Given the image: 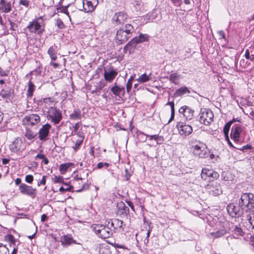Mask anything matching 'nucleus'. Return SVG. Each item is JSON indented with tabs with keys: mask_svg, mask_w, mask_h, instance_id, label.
<instances>
[{
	"mask_svg": "<svg viewBox=\"0 0 254 254\" xmlns=\"http://www.w3.org/2000/svg\"><path fill=\"white\" fill-rule=\"evenodd\" d=\"M230 229L233 232L234 237L242 236L244 235V232L240 225H232Z\"/></svg>",
	"mask_w": 254,
	"mask_h": 254,
	"instance_id": "c85d7f7f",
	"label": "nucleus"
},
{
	"mask_svg": "<svg viewBox=\"0 0 254 254\" xmlns=\"http://www.w3.org/2000/svg\"><path fill=\"white\" fill-rule=\"evenodd\" d=\"M239 204L245 210L246 214L254 211V194L243 193L239 199Z\"/></svg>",
	"mask_w": 254,
	"mask_h": 254,
	"instance_id": "f257e3e1",
	"label": "nucleus"
},
{
	"mask_svg": "<svg viewBox=\"0 0 254 254\" xmlns=\"http://www.w3.org/2000/svg\"><path fill=\"white\" fill-rule=\"evenodd\" d=\"M57 46L54 45L50 47L48 50V54L52 61H56L57 59Z\"/></svg>",
	"mask_w": 254,
	"mask_h": 254,
	"instance_id": "2f4dec72",
	"label": "nucleus"
},
{
	"mask_svg": "<svg viewBox=\"0 0 254 254\" xmlns=\"http://www.w3.org/2000/svg\"><path fill=\"white\" fill-rule=\"evenodd\" d=\"M226 233L225 230L215 229V231L212 232L211 235L214 238H219L224 236Z\"/></svg>",
	"mask_w": 254,
	"mask_h": 254,
	"instance_id": "58836bf2",
	"label": "nucleus"
},
{
	"mask_svg": "<svg viewBox=\"0 0 254 254\" xmlns=\"http://www.w3.org/2000/svg\"><path fill=\"white\" fill-rule=\"evenodd\" d=\"M219 177V174L212 169L203 168L201 170V178L207 182H212L218 179Z\"/></svg>",
	"mask_w": 254,
	"mask_h": 254,
	"instance_id": "9d476101",
	"label": "nucleus"
},
{
	"mask_svg": "<svg viewBox=\"0 0 254 254\" xmlns=\"http://www.w3.org/2000/svg\"><path fill=\"white\" fill-rule=\"evenodd\" d=\"M133 79V77L131 76L130 78L127 80L126 87H127V92H129L131 88L132 87V82Z\"/></svg>",
	"mask_w": 254,
	"mask_h": 254,
	"instance_id": "de8ad7c7",
	"label": "nucleus"
},
{
	"mask_svg": "<svg viewBox=\"0 0 254 254\" xmlns=\"http://www.w3.org/2000/svg\"><path fill=\"white\" fill-rule=\"evenodd\" d=\"M10 150L14 153L21 152L24 150V145L21 138L17 137L9 145Z\"/></svg>",
	"mask_w": 254,
	"mask_h": 254,
	"instance_id": "dca6fc26",
	"label": "nucleus"
},
{
	"mask_svg": "<svg viewBox=\"0 0 254 254\" xmlns=\"http://www.w3.org/2000/svg\"><path fill=\"white\" fill-rule=\"evenodd\" d=\"M13 90L8 87H5L0 91V96L3 99L9 100L12 97Z\"/></svg>",
	"mask_w": 254,
	"mask_h": 254,
	"instance_id": "393cba45",
	"label": "nucleus"
},
{
	"mask_svg": "<svg viewBox=\"0 0 254 254\" xmlns=\"http://www.w3.org/2000/svg\"><path fill=\"white\" fill-rule=\"evenodd\" d=\"M56 25L59 29H63L64 27V24L60 19H57Z\"/></svg>",
	"mask_w": 254,
	"mask_h": 254,
	"instance_id": "13d9d810",
	"label": "nucleus"
},
{
	"mask_svg": "<svg viewBox=\"0 0 254 254\" xmlns=\"http://www.w3.org/2000/svg\"><path fill=\"white\" fill-rule=\"evenodd\" d=\"M134 31L133 26L130 24H126L119 29L116 34V40L118 44L126 42L131 37Z\"/></svg>",
	"mask_w": 254,
	"mask_h": 254,
	"instance_id": "f03ea898",
	"label": "nucleus"
},
{
	"mask_svg": "<svg viewBox=\"0 0 254 254\" xmlns=\"http://www.w3.org/2000/svg\"><path fill=\"white\" fill-rule=\"evenodd\" d=\"M105 86V84L104 83L102 82H98L96 83V84L93 87V88L90 89L91 93H99L100 92L101 90L103 89V88Z\"/></svg>",
	"mask_w": 254,
	"mask_h": 254,
	"instance_id": "473e14b6",
	"label": "nucleus"
},
{
	"mask_svg": "<svg viewBox=\"0 0 254 254\" xmlns=\"http://www.w3.org/2000/svg\"><path fill=\"white\" fill-rule=\"evenodd\" d=\"M175 5L180 6L182 3V0H171Z\"/></svg>",
	"mask_w": 254,
	"mask_h": 254,
	"instance_id": "69168bd1",
	"label": "nucleus"
},
{
	"mask_svg": "<svg viewBox=\"0 0 254 254\" xmlns=\"http://www.w3.org/2000/svg\"><path fill=\"white\" fill-rule=\"evenodd\" d=\"M177 128L179 131V134L183 136H187L192 132V127L189 125H187L186 123L179 122L177 125Z\"/></svg>",
	"mask_w": 254,
	"mask_h": 254,
	"instance_id": "4468645a",
	"label": "nucleus"
},
{
	"mask_svg": "<svg viewBox=\"0 0 254 254\" xmlns=\"http://www.w3.org/2000/svg\"><path fill=\"white\" fill-rule=\"evenodd\" d=\"M147 134L143 133L141 131H138L137 132V136H138L139 138L143 141H145L147 139V138L148 137Z\"/></svg>",
	"mask_w": 254,
	"mask_h": 254,
	"instance_id": "09e8293b",
	"label": "nucleus"
},
{
	"mask_svg": "<svg viewBox=\"0 0 254 254\" xmlns=\"http://www.w3.org/2000/svg\"><path fill=\"white\" fill-rule=\"evenodd\" d=\"M118 72L113 68L104 69V76L106 81L111 82L117 76Z\"/></svg>",
	"mask_w": 254,
	"mask_h": 254,
	"instance_id": "aec40b11",
	"label": "nucleus"
},
{
	"mask_svg": "<svg viewBox=\"0 0 254 254\" xmlns=\"http://www.w3.org/2000/svg\"><path fill=\"white\" fill-rule=\"evenodd\" d=\"M98 4V0H83V8L85 12L93 11Z\"/></svg>",
	"mask_w": 254,
	"mask_h": 254,
	"instance_id": "a211bd4d",
	"label": "nucleus"
},
{
	"mask_svg": "<svg viewBox=\"0 0 254 254\" xmlns=\"http://www.w3.org/2000/svg\"><path fill=\"white\" fill-rule=\"evenodd\" d=\"M227 210L230 215L233 217H239L243 215H246L245 210L240 207L239 202L238 206L233 203H230L227 207Z\"/></svg>",
	"mask_w": 254,
	"mask_h": 254,
	"instance_id": "1a4fd4ad",
	"label": "nucleus"
},
{
	"mask_svg": "<svg viewBox=\"0 0 254 254\" xmlns=\"http://www.w3.org/2000/svg\"><path fill=\"white\" fill-rule=\"evenodd\" d=\"M72 166H73L72 163L62 164L60 167V170L62 174H64L67 171V169Z\"/></svg>",
	"mask_w": 254,
	"mask_h": 254,
	"instance_id": "79ce46f5",
	"label": "nucleus"
},
{
	"mask_svg": "<svg viewBox=\"0 0 254 254\" xmlns=\"http://www.w3.org/2000/svg\"><path fill=\"white\" fill-rule=\"evenodd\" d=\"M4 239L9 244L10 247L15 246V239L13 235L11 234L6 235L5 236Z\"/></svg>",
	"mask_w": 254,
	"mask_h": 254,
	"instance_id": "a19ab883",
	"label": "nucleus"
},
{
	"mask_svg": "<svg viewBox=\"0 0 254 254\" xmlns=\"http://www.w3.org/2000/svg\"><path fill=\"white\" fill-rule=\"evenodd\" d=\"M46 176H43L42 177V179L39 182H38L37 185L38 186H40V185H45L46 184Z\"/></svg>",
	"mask_w": 254,
	"mask_h": 254,
	"instance_id": "052dcab7",
	"label": "nucleus"
},
{
	"mask_svg": "<svg viewBox=\"0 0 254 254\" xmlns=\"http://www.w3.org/2000/svg\"><path fill=\"white\" fill-rule=\"evenodd\" d=\"M218 34H219V35L220 36V39H223L225 40V41H226V39L225 38V33L223 31H222V30L219 31L218 32Z\"/></svg>",
	"mask_w": 254,
	"mask_h": 254,
	"instance_id": "338daca9",
	"label": "nucleus"
},
{
	"mask_svg": "<svg viewBox=\"0 0 254 254\" xmlns=\"http://www.w3.org/2000/svg\"><path fill=\"white\" fill-rule=\"evenodd\" d=\"M0 254H9L8 249L1 243H0Z\"/></svg>",
	"mask_w": 254,
	"mask_h": 254,
	"instance_id": "49530a36",
	"label": "nucleus"
},
{
	"mask_svg": "<svg viewBox=\"0 0 254 254\" xmlns=\"http://www.w3.org/2000/svg\"><path fill=\"white\" fill-rule=\"evenodd\" d=\"M9 23L10 25V29L13 31L15 30L16 28H17V25H16V24H15L14 22H12L10 20H9Z\"/></svg>",
	"mask_w": 254,
	"mask_h": 254,
	"instance_id": "e2e57ef3",
	"label": "nucleus"
},
{
	"mask_svg": "<svg viewBox=\"0 0 254 254\" xmlns=\"http://www.w3.org/2000/svg\"><path fill=\"white\" fill-rule=\"evenodd\" d=\"M14 2L8 0H0V12H10L13 7Z\"/></svg>",
	"mask_w": 254,
	"mask_h": 254,
	"instance_id": "6ab92c4d",
	"label": "nucleus"
},
{
	"mask_svg": "<svg viewBox=\"0 0 254 254\" xmlns=\"http://www.w3.org/2000/svg\"><path fill=\"white\" fill-rule=\"evenodd\" d=\"M82 180V179L81 177H79L78 175H76L74 177V181L73 184L74 185H76V184H80V182Z\"/></svg>",
	"mask_w": 254,
	"mask_h": 254,
	"instance_id": "4d7b16f0",
	"label": "nucleus"
},
{
	"mask_svg": "<svg viewBox=\"0 0 254 254\" xmlns=\"http://www.w3.org/2000/svg\"><path fill=\"white\" fill-rule=\"evenodd\" d=\"M132 4L136 11H141L143 6V3L141 0H134Z\"/></svg>",
	"mask_w": 254,
	"mask_h": 254,
	"instance_id": "ea45409f",
	"label": "nucleus"
},
{
	"mask_svg": "<svg viewBox=\"0 0 254 254\" xmlns=\"http://www.w3.org/2000/svg\"><path fill=\"white\" fill-rule=\"evenodd\" d=\"M213 113L210 109L205 108L201 109L199 118L200 123L205 126H208L213 122Z\"/></svg>",
	"mask_w": 254,
	"mask_h": 254,
	"instance_id": "6e6552de",
	"label": "nucleus"
},
{
	"mask_svg": "<svg viewBox=\"0 0 254 254\" xmlns=\"http://www.w3.org/2000/svg\"><path fill=\"white\" fill-rule=\"evenodd\" d=\"M151 79V73H150L149 75H147L145 73L141 74L139 77L136 79L137 81L140 83H144L146 82Z\"/></svg>",
	"mask_w": 254,
	"mask_h": 254,
	"instance_id": "f704fd0d",
	"label": "nucleus"
},
{
	"mask_svg": "<svg viewBox=\"0 0 254 254\" xmlns=\"http://www.w3.org/2000/svg\"><path fill=\"white\" fill-rule=\"evenodd\" d=\"M34 178L33 176L31 175H28L25 176V181L29 183L32 184Z\"/></svg>",
	"mask_w": 254,
	"mask_h": 254,
	"instance_id": "6e6d98bb",
	"label": "nucleus"
},
{
	"mask_svg": "<svg viewBox=\"0 0 254 254\" xmlns=\"http://www.w3.org/2000/svg\"><path fill=\"white\" fill-rule=\"evenodd\" d=\"M190 144V149L194 156L202 158L205 157L206 151L203 143L195 139H191Z\"/></svg>",
	"mask_w": 254,
	"mask_h": 254,
	"instance_id": "20e7f679",
	"label": "nucleus"
},
{
	"mask_svg": "<svg viewBox=\"0 0 254 254\" xmlns=\"http://www.w3.org/2000/svg\"><path fill=\"white\" fill-rule=\"evenodd\" d=\"M252 149V147L250 144H247L245 146H243L241 148H240L239 149L240 150H242L243 151H245L246 150H251Z\"/></svg>",
	"mask_w": 254,
	"mask_h": 254,
	"instance_id": "680f3d73",
	"label": "nucleus"
},
{
	"mask_svg": "<svg viewBox=\"0 0 254 254\" xmlns=\"http://www.w3.org/2000/svg\"><path fill=\"white\" fill-rule=\"evenodd\" d=\"M25 137L29 140H32L36 136V134L30 129H26L25 133Z\"/></svg>",
	"mask_w": 254,
	"mask_h": 254,
	"instance_id": "c03bdc74",
	"label": "nucleus"
},
{
	"mask_svg": "<svg viewBox=\"0 0 254 254\" xmlns=\"http://www.w3.org/2000/svg\"><path fill=\"white\" fill-rule=\"evenodd\" d=\"M60 242L64 247H67L72 244H76V241L74 240L71 235H66L61 237Z\"/></svg>",
	"mask_w": 254,
	"mask_h": 254,
	"instance_id": "b1692460",
	"label": "nucleus"
},
{
	"mask_svg": "<svg viewBox=\"0 0 254 254\" xmlns=\"http://www.w3.org/2000/svg\"><path fill=\"white\" fill-rule=\"evenodd\" d=\"M83 141V138L81 136L80 138H78L76 139L75 141V144L74 146L73 147V148L74 150H78L80 147L81 144L82 143V142Z\"/></svg>",
	"mask_w": 254,
	"mask_h": 254,
	"instance_id": "a18cd8bd",
	"label": "nucleus"
},
{
	"mask_svg": "<svg viewBox=\"0 0 254 254\" xmlns=\"http://www.w3.org/2000/svg\"><path fill=\"white\" fill-rule=\"evenodd\" d=\"M42 73L41 69L40 67H38L34 70L31 71L30 74L32 75H35L36 76L40 75Z\"/></svg>",
	"mask_w": 254,
	"mask_h": 254,
	"instance_id": "864d4df0",
	"label": "nucleus"
},
{
	"mask_svg": "<svg viewBox=\"0 0 254 254\" xmlns=\"http://www.w3.org/2000/svg\"><path fill=\"white\" fill-rule=\"evenodd\" d=\"M150 36L146 34L140 33L138 36L132 38L124 47L126 52L128 51L129 53L135 48L136 44L149 40Z\"/></svg>",
	"mask_w": 254,
	"mask_h": 254,
	"instance_id": "423d86ee",
	"label": "nucleus"
},
{
	"mask_svg": "<svg viewBox=\"0 0 254 254\" xmlns=\"http://www.w3.org/2000/svg\"><path fill=\"white\" fill-rule=\"evenodd\" d=\"M19 190L23 194L27 195L32 198H34L37 194L36 189L33 188L31 186H28L24 183H22L19 186Z\"/></svg>",
	"mask_w": 254,
	"mask_h": 254,
	"instance_id": "ddd939ff",
	"label": "nucleus"
},
{
	"mask_svg": "<svg viewBox=\"0 0 254 254\" xmlns=\"http://www.w3.org/2000/svg\"><path fill=\"white\" fill-rule=\"evenodd\" d=\"M158 13L155 9H153L151 12H149L145 16H144L143 18L144 19V21L145 23H147L148 22H152L158 16Z\"/></svg>",
	"mask_w": 254,
	"mask_h": 254,
	"instance_id": "cd10ccee",
	"label": "nucleus"
},
{
	"mask_svg": "<svg viewBox=\"0 0 254 254\" xmlns=\"http://www.w3.org/2000/svg\"><path fill=\"white\" fill-rule=\"evenodd\" d=\"M81 112L80 110H74L69 115V119L72 120H80L81 118Z\"/></svg>",
	"mask_w": 254,
	"mask_h": 254,
	"instance_id": "c9c22d12",
	"label": "nucleus"
},
{
	"mask_svg": "<svg viewBox=\"0 0 254 254\" xmlns=\"http://www.w3.org/2000/svg\"><path fill=\"white\" fill-rule=\"evenodd\" d=\"M127 15L124 12L116 13L113 17V20L116 24H122L126 21Z\"/></svg>",
	"mask_w": 254,
	"mask_h": 254,
	"instance_id": "4be33fe9",
	"label": "nucleus"
},
{
	"mask_svg": "<svg viewBox=\"0 0 254 254\" xmlns=\"http://www.w3.org/2000/svg\"><path fill=\"white\" fill-rule=\"evenodd\" d=\"M206 189L209 194L214 196L219 195L222 193L220 185L217 183L207 185Z\"/></svg>",
	"mask_w": 254,
	"mask_h": 254,
	"instance_id": "f3484780",
	"label": "nucleus"
},
{
	"mask_svg": "<svg viewBox=\"0 0 254 254\" xmlns=\"http://www.w3.org/2000/svg\"><path fill=\"white\" fill-rule=\"evenodd\" d=\"M111 91L114 95L120 98L124 95L125 88L122 86L118 85L117 83H115V85L111 87Z\"/></svg>",
	"mask_w": 254,
	"mask_h": 254,
	"instance_id": "5701e85b",
	"label": "nucleus"
},
{
	"mask_svg": "<svg viewBox=\"0 0 254 254\" xmlns=\"http://www.w3.org/2000/svg\"><path fill=\"white\" fill-rule=\"evenodd\" d=\"M19 3L21 5L28 7L29 6V2L28 0H20Z\"/></svg>",
	"mask_w": 254,
	"mask_h": 254,
	"instance_id": "0e129e2a",
	"label": "nucleus"
},
{
	"mask_svg": "<svg viewBox=\"0 0 254 254\" xmlns=\"http://www.w3.org/2000/svg\"><path fill=\"white\" fill-rule=\"evenodd\" d=\"M166 105H170L171 107V115L169 122H170L174 119L175 117V104L174 101L168 102Z\"/></svg>",
	"mask_w": 254,
	"mask_h": 254,
	"instance_id": "37998d69",
	"label": "nucleus"
},
{
	"mask_svg": "<svg viewBox=\"0 0 254 254\" xmlns=\"http://www.w3.org/2000/svg\"><path fill=\"white\" fill-rule=\"evenodd\" d=\"M242 131V129L240 124H235L232 126L230 136L235 143L241 141L240 134Z\"/></svg>",
	"mask_w": 254,
	"mask_h": 254,
	"instance_id": "2eb2a0df",
	"label": "nucleus"
},
{
	"mask_svg": "<svg viewBox=\"0 0 254 254\" xmlns=\"http://www.w3.org/2000/svg\"><path fill=\"white\" fill-rule=\"evenodd\" d=\"M28 87L26 93L27 97L31 98L33 96V92L35 90V86L30 79L28 83Z\"/></svg>",
	"mask_w": 254,
	"mask_h": 254,
	"instance_id": "72a5a7b5",
	"label": "nucleus"
},
{
	"mask_svg": "<svg viewBox=\"0 0 254 254\" xmlns=\"http://www.w3.org/2000/svg\"><path fill=\"white\" fill-rule=\"evenodd\" d=\"M111 227L119 232L124 231L123 221L118 219H113L111 221Z\"/></svg>",
	"mask_w": 254,
	"mask_h": 254,
	"instance_id": "a878e982",
	"label": "nucleus"
},
{
	"mask_svg": "<svg viewBox=\"0 0 254 254\" xmlns=\"http://www.w3.org/2000/svg\"><path fill=\"white\" fill-rule=\"evenodd\" d=\"M115 247L116 248H120V249H127V247H126V246L124 245H121L119 244H115Z\"/></svg>",
	"mask_w": 254,
	"mask_h": 254,
	"instance_id": "774afa93",
	"label": "nucleus"
},
{
	"mask_svg": "<svg viewBox=\"0 0 254 254\" xmlns=\"http://www.w3.org/2000/svg\"><path fill=\"white\" fill-rule=\"evenodd\" d=\"M229 225V222L227 221H216L214 227L215 229L225 230L226 233H227L229 230L228 228Z\"/></svg>",
	"mask_w": 254,
	"mask_h": 254,
	"instance_id": "c756f323",
	"label": "nucleus"
},
{
	"mask_svg": "<svg viewBox=\"0 0 254 254\" xmlns=\"http://www.w3.org/2000/svg\"><path fill=\"white\" fill-rule=\"evenodd\" d=\"M190 93V91L187 87L182 86L176 90L175 93L173 94V97L174 98H176L178 97L182 96L185 94H189Z\"/></svg>",
	"mask_w": 254,
	"mask_h": 254,
	"instance_id": "bb28decb",
	"label": "nucleus"
},
{
	"mask_svg": "<svg viewBox=\"0 0 254 254\" xmlns=\"http://www.w3.org/2000/svg\"><path fill=\"white\" fill-rule=\"evenodd\" d=\"M53 180L55 183H63L64 182L63 177L60 176H55Z\"/></svg>",
	"mask_w": 254,
	"mask_h": 254,
	"instance_id": "8fccbe9b",
	"label": "nucleus"
},
{
	"mask_svg": "<svg viewBox=\"0 0 254 254\" xmlns=\"http://www.w3.org/2000/svg\"><path fill=\"white\" fill-rule=\"evenodd\" d=\"M41 118L37 114H30L25 116L22 119V124L26 126H34L40 122Z\"/></svg>",
	"mask_w": 254,
	"mask_h": 254,
	"instance_id": "9b49d317",
	"label": "nucleus"
},
{
	"mask_svg": "<svg viewBox=\"0 0 254 254\" xmlns=\"http://www.w3.org/2000/svg\"><path fill=\"white\" fill-rule=\"evenodd\" d=\"M9 70H3L1 67L0 69V76H7L9 74Z\"/></svg>",
	"mask_w": 254,
	"mask_h": 254,
	"instance_id": "5fc2aeb1",
	"label": "nucleus"
},
{
	"mask_svg": "<svg viewBox=\"0 0 254 254\" xmlns=\"http://www.w3.org/2000/svg\"><path fill=\"white\" fill-rule=\"evenodd\" d=\"M92 230L100 238L102 239L109 238L113 235L109 227L99 224H94L91 226Z\"/></svg>",
	"mask_w": 254,
	"mask_h": 254,
	"instance_id": "39448f33",
	"label": "nucleus"
},
{
	"mask_svg": "<svg viewBox=\"0 0 254 254\" xmlns=\"http://www.w3.org/2000/svg\"><path fill=\"white\" fill-rule=\"evenodd\" d=\"M181 78V75L177 72H172L170 74L169 80L175 85H178L180 83V80Z\"/></svg>",
	"mask_w": 254,
	"mask_h": 254,
	"instance_id": "7c9ffc66",
	"label": "nucleus"
},
{
	"mask_svg": "<svg viewBox=\"0 0 254 254\" xmlns=\"http://www.w3.org/2000/svg\"><path fill=\"white\" fill-rule=\"evenodd\" d=\"M246 217L252 228L254 229V211L246 214Z\"/></svg>",
	"mask_w": 254,
	"mask_h": 254,
	"instance_id": "4c0bfd02",
	"label": "nucleus"
},
{
	"mask_svg": "<svg viewBox=\"0 0 254 254\" xmlns=\"http://www.w3.org/2000/svg\"><path fill=\"white\" fill-rule=\"evenodd\" d=\"M58 10H60L61 12L65 13L70 19V16L69 15V12L67 11L66 7H62L61 8H58Z\"/></svg>",
	"mask_w": 254,
	"mask_h": 254,
	"instance_id": "bf43d9fd",
	"label": "nucleus"
},
{
	"mask_svg": "<svg viewBox=\"0 0 254 254\" xmlns=\"http://www.w3.org/2000/svg\"><path fill=\"white\" fill-rule=\"evenodd\" d=\"M235 122H239V121L237 119L234 118L232 120L230 121L225 125L223 128V131L225 136H227V135H228L229 131L231 125Z\"/></svg>",
	"mask_w": 254,
	"mask_h": 254,
	"instance_id": "e433bc0d",
	"label": "nucleus"
},
{
	"mask_svg": "<svg viewBox=\"0 0 254 254\" xmlns=\"http://www.w3.org/2000/svg\"><path fill=\"white\" fill-rule=\"evenodd\" d=\"M45 23L43 16H40L30 22L26 29L31 33L41 34L44 30Z\"/></svg>",
	"mask_w": 254,
	"mask_h": 254,
	"instance_id": "7ed1b4c3",
	"label": "nucleus"
},
{
	"mask_svg": "<svg viewBox=\"0 0 254 254\" xmlns=\"http://www.w3.org/2000/svg\"><path fill=\"white\" fill-rule=\"evenodd\" d=\"M179 112L182 114L186 120H190L193 116L194 111L188 106H184L180 108Z\"/></svg>",
	"mask_w": 254,
	"mask_h": 254,
	"instance_id": "412c9836",
	"label": "nucleus"
},
{
	"mask_svg": "<svg viewBox=\"0 0 254 254\" xmlns=\"http://www.w3.org/2000/svg\"><path fill=\"white\" fill-rule=\"evenodd\" d=\"M47 119L54 125H58L63 119L62 112L55 107H51L47 112Z\"/></svg>",
	"mask_w": 254,
	"mask_h": 254,
	"instance_id": "0eeeda50",
	"label": "nucleus"
},
{
	"mask_svg": "<svg viewBox=\"0 0 254 254\" xmlns=\"http://www.w3.org/2000/svg\"><path fill=\"white\" fill-rule=\"evenodd\" d=\"M155 140L156 141L157 144H161L164 141V138L162 136H160L158 134H156Z\"/></svg>",
	"mask_w": 254,
	"mask_h": 254,
	"instance_id": "603ef678",
	"label": "nucleus"
},
{
	"mask_svg": "<svg viewBox=\"0 0 254 254\" xmlns=\"http://www.w3.org/2000/svg\"><path fill=\"white\" fill-rule=\"evenodd\" d=\"M100 254H111L110 250L108 248H101L99 249Z\"/></svg>",
	"mask_w": 254,
	"mask_h": 254,
	"instance_id": "3c124183",
	"label": "nucleus"
},
{
	"mask_svg": "<svg viewBox=\"0 0 254 254\" xmlns=\"http://www.w3.org/2000/svg\"><path fill=\"white\" fill-rule=\"evenodd\" d=\"M51 127V125L48 123L42 126L38 133V138L40 141L44 142L48 139Z\"/></svg>",
	"mask_w": 254,
	"mask_h": 254,
	"instance_id": "f8f14e48",
	"label": "nucleus"
}]
</instances>
